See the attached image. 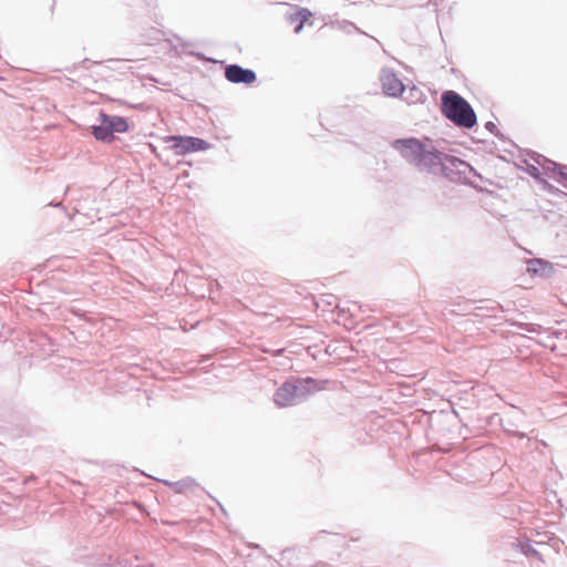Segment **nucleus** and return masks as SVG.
I'll return each instance as SVG.
<instances>
[{
    "mask_svg": "<svg viewBox=\"0 0 567 567\" xmlns=\"http://www.w3.org/2000/svg\"><path fill=\"white\" fill-rule=\"evenodd\" d=\"M391 147L420 173L443 175L451 181H471L481 175L467 162L445 154L417 137L396 138Z\"/></svg>",
    "mask_w": 567,
    "mask_h": 567,
    "instance_id": "obj_1",
    "label": "nucleus"
},
{
    "mask_svg": "<svg viewBox=\"0 0 567 567\" xmlns=\"http://www.w3.org/2000/svg\"><path fill=\"white\" fill-rule=\"evenodd\" d=\"M441 113L458 128L471 130L477 124L473 106L453 90H446L441 94Z\"/></svg>",
    "mask_w": 567,
    "mask_h": 567,
    "instance_id": "obj_2",
    "label": "nucleus"
},
{
    "mask_svg": "<svg viewBox=\"0 0 567 567\" xmlns=\"http://www.w3.org/2000/svg\"><path fill=\"white\" fill-rule=\"evenodd\" d=\"M99 121L100 124L92 125L90 130L94 138L100 142H112L114 133H125L128 130V123L123 116L110 115L100 111Z\"/></svg>",
    "mask_w": 567,
    "mask_h": 567,
    "instance_id": "obj_3",
    "label": "nucleus"
},
{
    "mask_svg": "<svg viewBox=\"0 0 567 567\" xmlns=\"http://www.w3.org/2000/svg\"><path fill=\"white\" fill-rule=\"evenodd\" d=\"M165 142L172 143L169 148L176 155H185L187 153L200 152L209 148V143L200 137L169 135L165 137Z\"/></svg>",
    "mask_w": 567,
    "mask_h": 567,
    "instance_id": "obj_4",
    "label": "nucleus"
},
{
    "mask_svg": "<svg viewBox=\"0 0 567 567\" xmlns=\"http://www.w3.org/2000/svg\"><path fill=\"white\" fill-rule=\"evenodd\" d=\"M289 380L292 383V388H295L299 404L307 401L311 395L324 390L329 383L328 380H319L311 377H291Z\"/></svg>",
    "mask_w": 567,
    "mask_h": 567,
    "instance_id": "obj_5",
    "label": "nucleus"
},
{
    "mask_svg": "<svg viewBox=\"0 0 567 567\" xmlns=\"http://www.w3.org/2000/svg\"><path fill=\"white\" fill-rule=\"evenodd\" d=\"M225 79L234 84L250 85L257 80V74L254 70L241 66L240 64L233 63L225 66Z\"/></svg>",
    "mask_w": 567,
    "mask_h": 567,
    "instance_id": "obj_6",
    "label": "nucleus"
},
{
    "mask_svg": "<svg viewBox=\"0 0 567 567\" xmlns=\"http://www.w3.org/2000/svg\"><path fill=\"white\" fill-rule=\"evenodd\" d=\"M380 81L385 95L398 97L405 90L403 82L398 78L392 69L384 68L381 70Z\"/></svg>",
    "mask_w": 567,
    "mask_h": 567,
    "instance_id": "obj_7",
    "label": "nucleus"
},
{
    "mask_svg": "<svg viewBox=\"0 0 567 567\" xmlns=\"http://www.w3.org/2000/svg\"><path fill=\"white\" fill-rule=\"evenodd\" d=\"M274 403L278 408H288L299 404L295 388L289 379H287L274 393Z\"/></svg>",
    "mask_w": 567,
    "mask_h": 567,
    "instance_id": "obj_8",
    "label": "nucleus"
},
{
    "mask_svg": "<svg viewBox=\"0 0 567 567\" xmlns=\"http://www.w3.org/2000/svg\"><path fill=\"white\" fill-rule=\"evenodd\" d=\"M534 161L546 172H551L556 182L567 187V165L548 159L544 155H537Z\"/></svg>",
    "mask_w": 567,
    "mask_h": 567,
    "instance_id": "obj_9",
    "label": "nucleus"
},
{
    "mask_svg": "<svg viewBox=\"0 0 567 567\" xmlns=\"http://www.w3.org/2000/svg\"><path fill=\"white\" fill-rule=\"evenodd\" d=\"M161 482L171 487L177 494L193 493L196 489L204 491V488L200 487L199 483H197L196 480L190 476L184 477L176 482L167 480H161Z\"/></svg>",
    "mask_w": 567,
    "mask_h": 567,
    "instance_id": "obj_10",
    "label": "nucleus"
},
{
    "mask_svg": "<svg viewBox=\"0 0 567 567\" xmlns=\"http://www.w3.org/2000/svg\"><path fill=\"white\" fill-rule=\"evenodd\" d=\"M554 271L553 265L542 258H533L527 260V272L534 276L549 277Z\"/></svg>",
    "mask_w": 567,
    "mask_h": 567,
    "instance_id": "obj_11",
    "label": "nucleus"
},
{
    "mask_svg": "<svg viewBox=\"0 0 567 567\" xmlns=\"http://www.w3.org/2000/svg\"><path fill=\"white\" fill-rule=\"evenodd\" d=\"M311 12L308 9H299L293 13H290L287 17V20L290 23L298 22V25L295 28V32L299 33L303 29L305 22L309 19Z\"/></svg>",
    "mask_w": 567,
    "mask_h": 567,
    "instance_id": "obj_12",
    "label": "nucleus"
},
{
    "mask_svg": "<svg viewBox=\"0 0 567 567\" xmlns=\"http://www.w3.org/2000/svg\"><path fill=\"white\" fill-rule=\"evenodd\" d=\"M518 546L520 548V551L525 556H527V557H536V558L542 560V556H540L539 551L534 548V546L532 545L530 540H528V539L524 540V542L519 540L518 542Z\"/></svg>",
    "mask_w": 567,
    "mask_h": 567,
    "instance_id": "obj_13",
    "label": "nucleus"
},
{
    "mask_svg": "<svg viewBox=\"0 0 567 567\" xmlns=\"http://www.w3.org/2000/svg\"><path fill=\"white\" fill-rule=\"evenodd\" d=\"M297 551L292 548H287L280 553V560L287 564V567H302L300 564H293L292 559L297 556Z\"/></svg>",
    "mask_w": 567,
    "mask_h": 567,
    "instance_id": "obj_14",
    "label": "nucleus"
},
{
    "mask_svg": "<svg viewBox=\"0 0 567 567\" xmlns=\"http://www.w3.org/2000/svg\"><path fill=\"white\" fill-rule=\"evenodd\" d=\"M518 327L529 333H539L542 330V326L537 323H519Z\"/></svg>",
    "mask_w": 567,
    "mask_h": 567,
    "instance_id": "obj_15",
    "label": "nucleus"
},
{
    "mask_svg": "<svg viewBox=\"0 0 567 567\" xmlns=\"http://www.w3.org/2000/svg\"><path fill=\"white\" fill-rule=\"evenodd\" d=\"M485 128L497 137H502V133L498 131L496 124L492 121L485 123Z\"/></svg>",
    "mask_w": 567,
    "mask_h": 567,
    "instance_id": "obj_16",
    "label": "nucleus"
},
{
    "mask_svg": "<svg viewBox=\"0 0 567 567\" xmlns=\"http://www.w3.org/2000/svg\"><path fill=\"white\" fill-rule=\"evenodd\" d=\"M527 173L534 177V178H538L540 176V172L538 169V167L534 166V165H528L527 166Z\"/></svg>",
    "mask_w": 567,
    "mask_h": 567,
    "instance_id": "obj_17",
    "label": "nucleus"
},
{
    "mask_svg": "<svg viewBox=\"0 0 567 567\" xmlns=\"http://www.w3.org/2000/svg\"><path fill=\"white\" fill-rule=\"evenodd\" d=\"M143 565H136V566H132L131 564H128L127 559H118L113 567H142Z\"/></svg>",
    "mask_w": 567,
    "mask_h": 567,
    "instance_id": "obj_18",
    "label": "nucleus"
},
{
    "mask_svg": "<svg viewBox=\"0 0 567 567\" xmlns=\"http://www.w3.org/2000/svg\"><path fill=\"white\" fill-rule=\"evenodd\" d=\"M194 56H196L198 60L200 61H212V62H215V60L213 59H207L203 53H192Z\"/></svg>",
    "mask_w": 567,
    "mask_h": 567,
    "instance_id": "obj_19",
    "label": "nucleus"
},
{
    "mask_svg": "<svg viewBox=\"0 0 567 567\" xmlns=\"http://www.w3.org/2000/svg\"><path fill=\"white\" fill-rule=\"evenodd\" d=\"M512 434L520 439L525 437V434L522 432H513Z\"/></svg>",
    "mask_w": 567,
    "mask_h": 567,
    "instance_id": "obj_20",
    "label": "nucleus"
},
{
    "mask_svg": "<svg viewBox=\"0 0 567 567\" xmlns=\"http://www.w3.org/2000/svg\"><path fill=\"white\" fill-rule=\"evenodd\" d=\"M563 334H565V339H567V330L557 332L556 337L559 338Z\"/></svg>",
    "mask_w": 567,
    "mask_h": 567,
    "instance_id": "obj_21",
    "label": "nucleus"
},
{
    "mask_svg": "<svg viewBox=\"0 0 567 567\" xmlns=\"http://www.w3.org/2000/svg\"><path fill=\"white\" fill-rule=\"evenodd\" d=\"M413 92L421 94V92H420L417 89H415V87H412V89H411V93H412V94H413Z\"/></svg>",
    "mask_w": 567,
    "mask_h": 567,
    "instance_id": "obj_22",
    "label": "nucleus"
},
{
    "mask_svg": "<svg viewBox=\"0 0 567 567\" xmlns=\"http://www.w3.org/2000/svg\"><path fill=\"white\" fill-rule=\"evenodd\" d=\"M424 143L429 144V145H432L431 142H429V138H425V141H423Z\"/></svg>",
    "mask_w": 567,
    "mask_h": 567,
    "instance_id": "obj_23",
    "label": "nucleus"
},
{
    "mask_svg": "<svg viewBox=\"0 0 567 567\" xmlns=\"http://www.w3.org/2000/svg\"><path fill=\"white\" fill-rule=\"evenodd\" d=\"M349 24H350V27H353L355 30H359L353 23L349 22Z\"/></svg>",
    "mask_w": 567,
    "mask_h": 567,
    "instance_id": "obj_24",
    "label": "nucleus"
},
{
    "mask_svg": "<svg viewBox=\"0 0 567 567\" xmlns=\"http://www.w3.org/2000/svg\"><path fill=\"white\" fill-rule=\"evenodd\" d=\"M218 505H219V507H220L221 512H224V513H225V508L221 506V504H219V503H218Z\"/></svg>",
    "mask_w": 567,
    "mask_h": 567,
    "instance_id": "obj_25",
    "label": "nucleus"
},
{
    "mask_svg": "<svg viewBox=\"0 0 567 567\" xmlns=\"http://www.w3.org/2000/svg\"><path fill=\"white\" fill-rule=\"evenodd\" d=\"M328 305H333L332 299H329Z\"/></svg>",
    "mask_w": 567,
    "mask_h": 567,
    "instance_id": "obj_26",
    "label": "nucleus"
},
{
    "mask_svg": "<svg viewBox=\"0 0 567 567\" xmlns=\"http://www.w3.org/2000/svg\"><path fill=\"white\" fill-rule=\"evenodd\" d=\"M328 305H333L332 299H329Z\"/></svg>",
    "mask_w": 567,
    "mask_h": 567,
    "instance_id": "obj_27",
    "label": "nucleus"
},
{
    "mask_svg": "<svg viewBox=\"0 0 567 567\" xmlns=\"http://www.w3.org/2000/svg\"><path fill=\"white\" fill-rule=\"evenodd\" d=\"M313 567H323V566H322V565H316V566H313Z\"/></svg>",
    "mask_w": 567,
    "mask_h": 567,
    "instance_id": "obj_28",
    "label": "nucleus"
},
{
    "mask_svg": "<svg viewBox=\"0 0 567 567\" xmlns=\"http://www.w3.org/2000/svg\"><path fill=\"white\" fill-rule=\"evenodd\" d=\"M0 80H2V78L0 76Z\"/></svg>",
    "mask_w": 567,
    "mask_h": 567,
    "instance_id": "obj_29",
    "label": "nucleus"
}]
</instances>
